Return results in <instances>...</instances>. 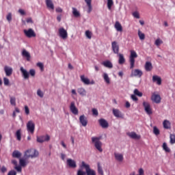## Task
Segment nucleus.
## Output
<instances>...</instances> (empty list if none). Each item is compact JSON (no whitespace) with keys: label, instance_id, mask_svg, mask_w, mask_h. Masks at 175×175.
Masks as SVG:
<instances>
[{"label":"nucleus","instance_id":"f257e3e1","mask_svg":"<svg viewBox=\"0 0 175 175\" xmlns=\"http://www.w3.org/2000/svg\"><path fill=\"white\" fill-rule=\"evenodd\" d=\"M39 157V152L35 149H29L25 152L24 157L26 159H29V158H37Z\"/></svg>","mask_w":175,"mask_h":175},{"label":"nucleus","instance_id":"f03ea898","mask_svg":"<svg viewBox=\"0 0 175 175\" xmlns=\"http://www.w3.org/2000/svg\"><path fill=\"white\" fill-rule=\"evenodd\" d=\"M100 139L98 137H92V142L94 144V147L98 150L100 152L103 151L102 149V142H100Z\"/></svg>","mask_w":175,"mask_h":175},{"label":"nucleus","instance_id":"7ed1b4c3","mask_svg":"<svg viewBox=\"0 0 175 175\" xmlns=\"http://www.w3.org/2000/svg\"><path fill=\"white\" fill-rule=\"evenodd\" d=\"M81 167H85L87 175H96L95 170L90 167V165L86 164L85 162H81Z\"/></svg>","mask_w":175,"mask_h":175},{"label":"nucleus","instance_id":"20e7f679","mask_svg":"<svg viewBox=\"0 0 175 175\" xmlns=\"http://www.w3.org/2000/svg\"><path fill=\"white\" fill-rule=\"evenodd\" d=\"M135 58H137V53L135 51H131L130 55V69L135 68Z\"/></svg>","mask_w":175,"mask_h":175},{"label":"nucleus","instance_id":"39448f33","mask_svg":"<svg viewBox=\"0 0 175 175\" xmlns=\"http://www.w3.org/2000/svg\"><path fill=\"white\" fill-rule=\"evenodd\" d=\"M59 36L62 38L64 40L68 39V31L64 27H60L58 30Z\"/></svg>","mask_w":175,"mask_h":175},{"label":"nucleus","instance_id":"423d86ee","mask_svg":"<svg viewBox=\"0 0 175 175\" xmlns=\"http://www.w3.org/2000/svg\"><path fill=\"white\" fill-rule=\"evenodd\" d=\"M143 106L146 114L151 116V114H152V109H151V105H150V103L144 101Z\"/></svg>","mask_w":175,"mask_h":175},{"label":"nucleus","instance_id":"0eeeda50","mask_svg":"<svg viewBox=\"0 0 175 175\" xmlns=\"http://www.w3.org/2000/svg\"><path fill=\"white\" fill-rule=\"evenodd\" d=\"M27 129L28 132L30 133L33 134L35 132V123L32 120H29L27 124Z\"/></svg>","mask_w":175,"mask_h":175},{"label":"nucleus","instance_id":"6e6552de","mask_svg":"<svg viewBox=\"0 0 175 175\" xmlns=\"http://www.w3.org/2000/svg\"><path fill=\"white\" fill-rule=\"evenodd\" d=\"M23 32L27 36V38H36V33H35V31L32 29H25L23 30Z\"/></svg>","mask_w":175,"mask_h":175},{"label":"nucleus","instance_id":"1a4fd4ad","mask_svg":"<svg viewBox=\"0 0 175 175\" xmlns=\"http://www.w3.org/2000/svg\"><path fill=\"white\" fill-rule=\"evenodd\" d=\"M143 76V71L139 69L132 70L131 77H142Z\"/></svg>","mask_w":175,"mask_h":175},{"label":"nucleus","instance_id":"9d476101","mask_svg":"<svg viewBox=\"0 0 175 175\" xmlns=\"http://www.w3.org/2000/svg\"><path fill=\"white\" fill-rule=\"evenodd\" d=\"M151 100L154 102V103H159L161 100V96L158 94L152 93L151 96Z\"/></svg>","mask_w":175,"mask_h":175},{"label":"nucleus","instance_id":"9b49d317","mask_svg":"<svg viewBox=\"0 0 175 175\" xmlns=\"http://www.w3.org/2000/svg\"><path fill=\"white\" fill-rule=\"evenodd\" d=\"M4 72L5 73V76L8 77H10L12 75H13V68L8 66H4Z\"/></svg>","mask_w":175,"mask_h":175},{"label":"nucleus","instance_id":"f8f14e48","mask_svg":"<svg viewBox=\"0 0 175 175\" xmlns=\"http://www.w3.org/2000/svg\"><path fill=\"white\" fill-rule=\"evenodd\" d=\"M67 165L69 167H71L72 169H76V167H77V164H76V161L72 159H67Z\"/></svg>","mask_w":175,"mask_h":175},{"label":"nucleus","instance_id":"ddd939ff","mask_svg":"<svg viewBox=\"0 0 175 175\" xmlns=\"http://www.w3.org/2000/svg\"><path fill=\"white\" fill-rule=\"evenodd\" d=\"M70 110L72 113V114H75V116H77V114H79V109H77V108L76 107L75 102H72L70 103Z\"/></svg>","mask_w":175,"mask_h":175},{"label":"nucleus","instance_id":"4468645a","mask_svg":"<svg viewBox=\"0 0 175 175\" xmlns=\"http://www.w3.org/2000/svg\"><path fill=\"white\" fill-rule=\"evenodd\" d=\"M81 81L82 83H84L86 85H90V84H95V81H92L91 82L90 81V79L84 75H81Z\"/></svg>","mask_w":175,"mask_h":175},{"label":"nucleus","instance_id":"2eb2a0df","mask_svg":"<svg viewBox=\"0 0 175 175\" xmlns=\"http://www.w3.org/2000/svg\"><path fill=\"white\" fill-rule=\"evenodd\" d=\"M20 70L22 73L23 77L25 79V80H28L29 79V72L27 71V70L24 69V67H21Z\"/></svg>","mask_w":175,"mask_h":175},{"label":"nucleus","instance_id":"dca6fc26","mask_svg":"<svg viewBox=\"0 0 175 175\" xmlns=\"http://www.w3.org/2000/svg\"><path fill=\"white\" fill-rule=\"evenodd\" d=\"M111 47H112V50H113V53L115 54H118V53L120 51V46L117 44V42H116V41L112 42Z\"/></svg>","mask_w":175,"mask_h":175},{"label":"nucleus","instance_id":"f3484780","mask_svg":"<svg viewBox=\"0 0 175 175\" xmlns=\"http://www.w3.org/2000/svg\"><path fill=\"white\" fill-rule=\"evenodd\" d=\"M79 122H81L82 126H85L88 124V120L85 116L82 115L79 117Z\"/></svg>","mask_w":175,"mask_h":175},{"label":"nucleus","instance_id":"a211bd4d","mask_svg":"<svg viewBox=\"0 0 175 175\" xmlns=\"http://www.w3.org/2000/svg\"><path fill=\"white\" fill-rule=\"evenodd\" d=\"M113 114L116 117V118H122V117H124L121 111L117 109H113Z\"/></svg>","mask_w":175,"mask_h":175},{"label":"nucleus","instance_id":"6ab92c4d","mask_svg":"<svg viewBox=\"0 0 175 175\" xmlns=\"http://www.w3.org/2000/svg\"><path fill=\"white\" fill-rule=\"evenodd\" d=\"M98 122L103 129L109 128V122L103 118L98 120Z\"/></svg>","mask_w":175,"mask_h":175},{"label":"nucleus","instance_id":"aec40b11","mask_svg":"<svg viewBox=\"0 0 175 175\" xmlns=\"http://www.w3.org/2000/svg\"><path fill=\"white\" fill-rule=\"evenodd\" d=\"M22 57H24V58H26L27 61L29 62L31 61V54L29 52L27 51V50L23 49L22 51Z\"/></svg>","mask_w":175,"mask_h":175},{"label":"nucleus","instance_id":"412c9836","mask_svg":"<svg viewBox=\"0 0 175 175\" xmlns=\"http://www.w3.org/2000/svg\"><path fill=\"white\" fill-rule=\"evenodd\" d=\"M127 135L129 136V137L135 140H139L142 137L140 135L136 134V133L135 132L127 133Z\"/></svg>","mask_w":175,"mask_h":175},{"label":"nucleus","instance_id":"4be33fe9","mask_svg":"<svg viewBox=\"0 0 175 175\" xmlns=\"http://www.w3.org/2000/svg\"><path fill=\"white\" fill-rule=\"evenodd\" d=\"M115 159L118 161V162H122L124 161V155L121 153H114Z\"/></svg>","mask_w":175,"mask_h":175},{"label":"nucleus","instance_id":"5701e85b","mask_svg":"<svg viewBox=\"0 0 175 175\" xmlns=\"http://www.w3.org/2000/svg\"><path fill=\"white\" fill-rule=\"evenodd\" d=\"M153 83H157L158 85H161L162 84V79L161 77H158L157 75H154L152 77Z\"/></svg>","mask_w":175,"mask_h":175},{"label":"nucleus","instance_id":"b1692460","mask_svg":"<svg viewBox=\"0 0 175 175\" xmlns=\"http://www.w3.org/2000/svg\"><path fill=\"white\" fill-rule=\"evenodd\" d=\"M146 72H151L152 70V64L150 62H146L144 66Z\"/></svg>","mask_w":175,"mask_h":175},{"label":"nucleus","instance_id":"393cba45","mask_svg":"<svg viewBox=\"0 0 175 175\" xmlns=\"http://www.w3.org/2000/svg\"><path fill=\"white\" fill-rule=\"evenodd\" d=\"M45 3L48 9H51V10H54V3H53L52 0H45Z\"/></svg>","mask_w":175,"mask_h":175},{"label":"nucleus","instance_id":"a878e982","mask_svg":"<svg viewBox=\"0 0 175 175\" xmlns=\"http://www.w3.org/2000/svg\"><path fill=\"white\" fill-rule=\"evenodd\" d=\"M102 65L105 68H108L109 69H111L113 68V63L109 60L105 61L102 63Z\"/></svg>","mask_w":175,"mask_h":175},{"label":"nucleus","instance_id":"bb28decb","mask_svg":"<svg viewBox=\"0 0 175 175\" xmlns=\"http://www.w3.org/2000/svg\"><path fill=\"white\" fill-rule=\"evenodd\" d=\"M84 1L88 8V13H91V12H92V0H84Z\"/></svg>","mask_w":175,"mask_h":175},{"label":"nucleus","instance_id":"cd10ccee","mask_svg":"<svg viewBox=\"0 0 175 175\" xmlns=\"http://www.w3.org/2000/svg\"><path fill=\"white\" fill-rule=\"evenodd\" d=\"M77 92L81 95V96H85V95H87V91H85V89L83 88H78Z\"/></svg>","mask_w":175,"mask_h":175},{"label":"nucleus","instance_id":"c85d7f7f","mask_svg":"<svg viewBox=\"0 0 175 175\" xmlns=\"http://www.w3.org/2000/svg\"><path fill=\"white\" fill-rule=\"evenodd\" d=\"M115 28L118 32H122V26L120 22L116 21L115 23Z\"/></svg>","mask_w":175,"mask_h":175},{"label":"nucleus","instance_id":"c756f323","mask_svg":"<svg viewBox=\"0 0 175 175\" xmlns=\"http://www.w3.org/2000/svg\"><path fill=\"white\" fill-rule=\"evenodd\" d=\"M163 125L165 129H170L171 123L169 120H165L163 122Z\"/></svg>","mask_w":175,"mask_h":175},{"label":"nucleus","instance_id":"7c9ffc66","mask_svg":"<svg viewBox=\"0 0 175 175\" xmlns=\"http://www.w3.org/2000/svg\"><path fill=\"white\" fill-rule=\"evenodd\" d=\"M72 14L74 16V17H76L77 18L80 17L81 14H80V12H79V10H77V8H72Z\"/></svg>","mask_w":175,"mask_h":175},{"label":"nucleus","instance_id":"2f4dec72","mask_svg":"<svg viewBox=\"0 0 175 175\" xmlns=\"http://www.w3.org/2000/svg\"><path fill=\"white\" fill-rule=\"evenodd\" d=\"M119 56V64L120 65H122L123 64H125V57H124V55L119 53L118 54Z\"/></svg>","mask_w":175,"mask_h":175},{"label":"nucleus","instance_id":"473e14b6","mask_svg":"<svg viewBox=\"0 0 175 175\" xmlns=\"http://www.w3.org/2000/svg\"><path fill=\"white\" fill-rule=\"evenodd\" d=\"M12 157L13 158H21V153L18 150H14L12 152Z\"/></svg>","mask_w":175,"mask_h":175},{"label":"nucleus","instance_id":"72a5a7b5","mask_svg":"<svg viewBox=\"0 0 175 175\" xmlns=\"http://www.w3.org/2000/svg\"><path fill=\"white\" fill-rule=\"evenodd\" d=\"M138 36L140 40H144L146 39V35L144 33H142V31L138 30Z\"/></svg>","mask_w":175,"mask_h":175},{"label":"nucleus","instance_id":"f704fd0d","mask_svg":"<svg viewBox=\"0 0 175 175\" xmlns=\"http://www.w3.org/2000/svg\"><path fill=\"white\" fill-rule=\"evenodd\" d=\"M103 79L107 84H109L110 83V78L109 77L107 73L103 74Z\"/></svg>","mask_w":175,"mask_h":175},{"label":"nucleus","instance_id":"c9c22d12","mask_svg":"<svg viewBox=\"0 0 175 175\" xmlns=\"http://www.w3.org/2000/svg\"><path fill=\"white\" fill-rule=\"evenodd\" d=\"M16 137L18 142L21 141V129H19L16 133Z\"/></svg>","mask_w":175,"mask_h":175},{"label":"nucleus","instance_id":"e433bc0d","mask_svg":"<svg viewBox=\"0 0 175 175\" xmlns=\"http://www.w3.org/2000/svg\"><path fill=\"white\" fill-rule=\"evenodd\" d=\"M163 149L164 150V151H165V152H170V148L167 147V144H166V142H164L163 144Z\"/></svg>","mask_w":175,"mask_h":175},{"label":"nucleus","instance_id":"4c0bfd02","mask_svg":"<svg viewBox=\"0 0 175 175\" xmlns=\"http://www.w3.org/2000/svg\"><path fill=\"white\" fill-rule=\"evenodd\" d=\"M98 173L100 175H105V173L103 172V169H102V166H100V163H98Z\"/></svg>","mask_w":175,"mask_h":175},{"label":"nucleus","instance_id":"58836bf2","mask_svg":"<svg viewBox=\"0 0 175 175\" xmlns=\"http://www.w3.org/2000/svg\"><path fill=\"white\" fill-rule=\"evenodd\" d=\"M134 95H137V96L142 97L143 96V93L139 91L137 89L134 90Z\"/></svg>","mask_w":175,"mask_h":175},{"label":"nucleus","instance_id":"ea45409f","mask_svg":"<svg viewBox=\"0 0 175 175\" xmlns=\"http://www.w3.org/2000/svg\"><path fill=\"white\" fill-rule=\"evenodd\" d=\"M153 133L156 135V136H158L161 132L159 131V129L157 126L153 127Z\"/></svg>","mask_w":175,"mask_h":175},{"label":"nucleus","instance_id":"a19ab883","mask_svg":"<svg viewBox=\"0 0 175 175\" xmlns=\"http://www.w3.org/2000/svg\"><path fill=\"white\" fill-rule=\"evenodd\" d=\"M85 36L88 38V39H91V38H92V32H91L90 30H87L85 31Z\"/></svg>","mask_w":175,"mask_h":175},{"label":"nucleus","instance_id":"79ce46f5","mask_svg":"<svg viewBox=\"0 0 175 175\" xmlns=\"http://www.w3.org/2000/svg\"><path fill=\"white\" fill-rule=\"evenodd\" d=\"M37 66L40 68L41 72H43L44 70V66L42 64V62L37 63Z\"/></svg>","mask_w":175,"mask_h":175},{"label":"nucleus","instance_id":"37998d69","mask_svg":"<svg viewBox=\"0 0 175 175\" xmlns=\"http://www.w3.org/2000/svg\"><path fill=\"white\" fill-rule=\"evenodd\" d=\"M19 164L23 166V167L27 166V163L25 162V160L23 159H20L19 160Z\"/></svg>","mask_w":175,"mask_h":175},{"label":"nucleus","instance_id":"c03bdc74","mask_svg":"<svg viewBox=\"0 0 175 175\" xmlns=\"http://www.w3.org/2000/svg\"><path fill=\"white\" fill-rule=\"evenodd\" d=\"M162 43H163V41H162V40L158 38L155 40L154 44L156 46H161V44H162Z\"/></svg>","mask_w":175,"mask_h":175},{"label":"nucleus","instance_id":"a18cd8bd","mask_svg":"<svg viewBox=\"0 0 175 175\" xmlns=\"http://www.w3.org/2000/svg\"><path fill=\"white\" fill-rule=\"evenodd\" d=\"M170 137L171 144H174V143H175V135L174 134H171Z\"/></svg>","mask_w":175,"mask_h":175},{"label":"nucleus","instance_id":"49530a36","mask_svg":"<svg viewBox=\"0 0 175 175\" xmlns=\"http://www.w3.org/2000/svg\"><path fill=\"white\" fill-rule=\"evenodd\" d=\"M113 0H107V8L108 9H111V7L113 6Z\"/></svg>","mask_w":175,"mask_h":175},{"label":"nucleus","instance_id":"de8ad7c7","mask_svg":"<svg viewBox=\"0 0 175 175\" xmlns=\"http://www.w3.org/2000/svg\"><path fill=\"white\" fill-rule=\"evenodd\" d=\"M29 75L31 76V77H35V75H36V71L34 69H30L29 72Z\"/></svg>","mask_w":175,"mask_h":175},{"label":"nucleus","instance_id":"09e8293b","mask_svg":"<svg viewBox=\"0 0 175 175\" xmlns=\"http://www.w3.org/2000/svg\"><path fill=\"white\" fill-rule=\"evenodd\" d=\"M37 142L38 143H44V136L37 137Z\"/></svg>","mask_w":175,"mask_h":175},{"label":"nucleus","instance_id":"8fccbe9b","mask_svg":"<svg viewBox=\"0 0 175 175\" xmlns=\"http://www.w3.org/2000/svg\"><path fill=\"white\" fill-rule=\"evenodd\" d=\"M10 103L12 106H16V98L10 97Z\"/></svg>","mask_w":175,"mask_h":175},{"label":"nucleus","instance_id":"3c124183","mask_svg":"<svg viewBox=\"0 0 175 175\" xmlns=\"http://www.w3.org/2000/svg\"><path fill=\"white\" fill-rule=\"evenodd\" d=\"M7 21L8 23H12V13L9 12L6 16Z\"/></svg>","mask_w":175,"mask_h":175},{"label":"nucleus","instance_id":"603ef678","mask_svg":"<svg viewBox=\"0 0 175 175\" xmlns=\"http://www.w3.org/2000/svg\"><path fill=\"white\" fill-rule=\"evenodd\" d=\"M37 95L38 96H40V98H43V96H44V94L43 93V92H42V90H38L37 91Z\"/></svg>","mask_w":175,"mask_h":175},{"label":"nucleus","instance_id":"864d4df0","mask_svg":"<svg viewBox=\"0 0 175 175\" xmlns=\"http://www.w3.org/2000/svg\"><path fill=\"white\" fill-rule=\"evenodd\" d=\"M3 83H4V85H9V84H10L9 79L4 77Z\"/></svg>","mask_w":175,"mask_h":175},{"label":"nucleus","instance_id":"5fc2aeb1","mask_svg":"<svg viewBox=\"0 0 175 175\" xmlns=\"http://www.w3.org/2000/svg\"><path fill=\"white\" fill-rule=\"evenodd\" d=\"M86 172H83V170H79L77 171V175H85Z\"/></svg>","mask_w":175,"mask_h":175},{"label":"nucleus","instance_id":"6e6d98bb","mask_svg":"<svg viewBox=\"0 0 175 175\" xmlns=\"http://www.w3.org/2000/svg\"><path fill=\"white\" fill-rule=\"evenodd\" d=\"M93 116H98L99 113L98 112V109L94 108L92 109Z\"/></svg>","mask_w":175,"mask_h":175},{"label":"nucleus","instance_id":"4d7b16f0","mask_svg":"<svg viewBox=\"0 0 175 175\" xmlns=\"http://www.w3.org/2000/svg\"><path fill=\"white\" fill-rule=\"evenodd\" d=\"M131 98L133 100H134V102H137V100H139V98H137L135 94H132Z\"/></svg>","mask_w":175,"mask_h":175},{"label":"nucleus","instance_id":"13d9d810","mask_svg":"<svg viewBox=\"0 0 175 175\" xmlns=\"http://www.w3.org/2000/svg\"><path fill=\"white\" fill-rule=\"evenodd\" d=\"M133 17H135V18H140V15L139 14V12H135L133 13Z\"/></svg>","mask_w":175,"mask_h":175},{"label":"nucleus","instance_id":"bf43d9fd","mask_svg":"<svg viewBox=\"0 0 175 175\" xmlns=\"http://www.w3.org/2000/svg\"><path fill=\"white\" fill-rule=\"evenodd\" d=\"M25 112L27 116L29 114V108H28V106L27 105L25 106Z\"/></svg>","mask_w":175,"mask_h":175},{"label":"nucleus","instance_id":"052dcab7","mask_svg":"<svg viewBox=\"0 0 175 175\" xmlns=\"http://www.w3.org/2000/svg\"><path fill=\"white\" fill-rule=\"evenodd\" d=\"M8 175H17V172L14 170H11L8 172Z\"/></svg>","mask_w":175,"mask_h":175},{"label":"nucleus","instance_id":"680f3d73","mask_svg":"<svg viewBox=\"0 0 175 175\" xmlns=\"http://www.w3.org/2000/svg\"><path fill=\"white\" fill-rule=\"evenodd\" d=\"M18 13H20V14H21V16H25V11H24V10H23V9H19L18 10Z\"/></svg>","mask_w":175,"mask_h":175},{"label":"nucleus","instance_id":"e2e57ef3","mask_svg":"<svg viewBox=\"0 0 175 175\" xmlns=\"http://www.w3.org/2000/svg\"><path fill=\"white\" fill-rule=\"evenodd\" d=\"M15 169H16V170H17V172H18L19 173H21V170H22L21 166L18 165V166L15 167Z\"/></svg>","mask_w":175,"mask_h":175},{"label":"nucleus","instance_id":"0e129e2a","mask_svg":"<svg viewBox=\"0 0 175 175\" xmlns=\"http://www.w3.org/2000/svg\"><path fill=\"white\" fill-rule=\"evenodd\" d=\"M26 23H31V24H33V21H32V18H28L27 20H26Z\"/></svg>","mask_w":175,"mask_h":175},{"label":"nucleus","instance_id":"69168bd1","mask_svg":"<svg viewBox=\"0 0 175 175\" xmlns=\"http://www.w3.org/2000/svg\"><path fill=\"white\" fill-rule=\"evenodd\" d=\"M138 175H144V170H143V168H140L139 170V174Z\"/></svg>","mask_w":175,"mask_h":175},{"label":"nucleus","instance_id":"338daca9","mask_svg":"<svg viewBox=\"0 0 175 175\" xmlns=\"http://www.w3.org/2000/svg\"><path fill=\"white\" fill-rule=\"evenodd\" d=\"M7 170H8V169H6V167H5V166H3V167H1V172L2 173H6Z\"/></svg>","mask_w":175,"mask_h":175},{"label":"nucleus","instance_id":"774afa93","mask_svg":"<svg viewBox=\"0 0 175 175\" xmlns=\"http://www.w3.org/2000/svg\"><path fill=\"white\" fill-rule=\"evenodd\" d=\"M55 10L57 13H62V8H57Z\"/></svg>","mask_w":175,"mask_h":175}]
</instances>
